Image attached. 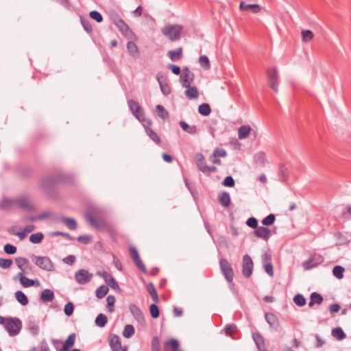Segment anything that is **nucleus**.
I'll return each mask as SVG.
<instances>
[{
	"label": "nucleus",
	"instance_id": "f257e3e1",
	"mask_svg": "<svg viewBox=\"0 0 351 351\" xmlns=\"http://www.w3.org/2000/svg\"><path fill=\"white\" fill-rule=\"evenodd\" d=\"M85 219L87 222L95 229L99 230H106L110 234L114 233V229L105 220L101 218H95L91 213L85 214Z\"/></svg>",
	"mask_w": 351,
	"mask_h": 351
},
{
	"label": "nucleus",
	"instance_id": "f03ea898",
	"mask_svg": "<svg viewBox=\"0 0 351 351\" xmlns=\"http://www.w3.org/2000/svg\"><path fill=\"white\" fill-rule=\"evenodd\" d=\"M183 27L180 25H168L162 28L161 32L171 41H176L180 38Z\"/></svg>",
	"mask_w": 351,
	"mask_h": 351
},
{
	"label": "nucleus",
	"instance_id": "7ed1b4c3",
	"mask_svg": "<svg viewBox=\"0 0 351 351\" xmlns=\"http://www.w3.org/2000/svg\"><path fill=\"white\" fill-rule=\"evenodd\" d=\"M5 328L9 335L14 337L20 332L22 328V322L17 317H8L6 319Z\"/></svg>",
	"mask_w": 351,
	"mask_h": 351
},
{
	"label": "nucleus",
	"instance_id": "20e7f679",
	"mask_svg": "<svg viewBox=\"0 0 351 351\" xmlns=\"http://www.w3.org/2000/svg\"><path fill=\"white\" fill-rule=\"evenodd\" d=\"M267 76L269 86L276 93L278 91V71L276 67H269L267 69Z\"/></svg>",
	"mask_w": 351,
	"mask_h": 351
},
{
	"label": "nucleus",
	"instance_id": "39448f33",
	"mask_svg": "<svg viewBox=\"0 0 351 351\" xmlns=\"http://www.w3.org/2000/svg\"><path fill=\"white\" fill-rule=\"evenodd\" d=\"M219 266L221 270L223 275L224 276L226 280L228 282H231L233 281L234 278V271L233 269L228 261V260L225 258H221L219 261Z\"/></svg>",
	"mask_w": 351,
	"mask_h": 351
},
{
	"label": "nucleus",
	"instance_id": "423d86ee",
	"mask_svg": "<svg viewBox=\"0 0 351 351\" xmlns=\"http://www.w3.org/2000/svg\"><path fill=\"white\" fill-rule=\"evenodd\" d=\"M254 263L252 258L248 254H245L243 257L242 264V274L243 275L248 278H250L253 272Z\"/></svg>",
	"mask_w": 351,
	"mask_h": 351
},
{
	"label": "nucleus",
	"instance_id": "0eeeda50",
	"mask_svg": "<svg viewBox=\"0 0 351 351\" xmlns=\"http://www.w3.org/2000/svg\"><path fill=\"white\" fill-rule=\"evenodd\" d=\"M36 265L46 271H53V264L49 258L47 256H36L34 260Z\"/></svg>",
	"mask_w": 351,
	"mask_h": 351
},
{
	"label": "nucleus",
	"instance_id": "6e6552de",
	"mask_svg": "<svg viewBox=\"0 0 351 351\" xmlns=\"http://www.w3.org/2000/svg\"><path fill=\"white\" fill-rule=\"evenodd\" d=\"M93 276V274L89 273L84 269H79L75 274V280L80 285H84L90 282Z\"/></svg>",
	"mask_w": 351,
	"mask_h": 351
},
{
	"label": "nucleus",
	"instance_id": "1a4fd4ad",
	"mask_svg": "<svg viewBox=\"0 0 351 351\" xmlns=\"http://www.w3.org/2000/svg\"><path fill=\"white\" fill-rule=\"evenodd\" d=\"M129 310L130 313L134 316V319L141 324V326L145 325V319L142 311L133 303H130L128 306Z\"/></svg>",
	"mask_w": 351,
	"mask_h": 351
},
{
	"label": "nucleus",
	"instance_id": "9d476101",
	"mask_svg": "<svg viewBox=\"0 0 351 351\" xmlns=\"http://www.w3.org/2000/svg\"><path fill=\"white\" fill-rule=\"evenodd\" d=\"M194 73L187 66L182 69V73L180 75L182 86H189L194 80Z\"/></svg>",
	"mask_w": 351,
	"mask_h": 351
},
{
	"label": "nucleus",
	"instance_id": "9b49d317",
	"mask_svg": "<svg viewBox=\"0 0 351 351\" xmlns=\"http://www.w3.org/2000/svg\"><path fill=\"white\" fill-rule=\"evenodd\" d=\"M114 25L127 38L132 39L135 36L134 32L131 30L128 24L123 19H121L120 21H118V23L114 24Z\"/></svg>",
	"mask_w": 351,
	"mask_h": 351
},
{
	"label": "nucleus",
	"instance_id": "f8f14e48",
	"mask_svg": "<svg viewBox=\"0 0 351 351\" xmlns=\"http://www.w3.org/2000/svg\"><path fill=\"white\" fill-rule=\"evenodd\" d=\"M130 254L136 266L144 274H147V269L139 257L138 252L134 247L130 248Z\"/></svg>",
	"mask_w": 351,
	"mask_h": 351
},
{
	"label": "nucleus",
	"instance_id": "ddd939ff",
	"mask_svg": "<svg viewBox=\"0 0 351 351\" xmlns=\"http://www.w3.org/2000/svg\"><path fill=\"white\" fill-rule=\"evenodd\" d=\"M323 262V258L319 255H313L302 263L305 269H311Z\"/></svg>",
	"mask_w": 351,
	"mask_h": 351
},
{
	"label": "nucleus",
	"instance_id": "4468645a",
	"mask_svg": "<svg viewBox=\"0 0 351 351\" xmlns=\"http://www.w3.org/2000/svg\"><path fill=\"white\" fill-rule=\"evenodd\" d=\"M97 275L103 278L107 285L110 287L112 289L117 290L119 288L117 282L108 271H99L97 272Z\"/></svg>",
	"mask_w": 351,
	"mask_h": 351
},
{
	"label": "nucleus",
	"instance_id": "2eb2a0df",
	"mask_svg": "<svg viewBox=\"0 0 351 351\" xmlns=\"http://www.w3.org/2000/svg\"><path fill=\"white\" fill-rule=\"evenodd\" d=\"M59 181H60L59 177H56V178L47 177V178H43L41 180V182L40 183V186L41 189H43L44 190H47V189L53 188L55 186L56 183H57Z\"/></svg>",
	"mask_w": 351,
	"mask_h": 351
},
{
	"label": "nucleus",
	"instance_id": "dca6fc26",
	"mask_svg": "<svg viewBox=\"0 0 351 351\" xmlns=\"http://www.w3.org/2000/svg\"><path fill=\"white\" fill-rule=\"evenodd\" d=\"M109 345L112 351H120L121 349V341L117 335L111 334L109 335Z\"/></svg>",
	"mask_w": 351,
	"mask_h": 351
},
{
	"label": "nucleus",
	"instance_id": "f3484780",
	"mask_svg": "<svg viewBox=\"0 0 351 351\" xmlns=\"http://www.w3.org/2000/svg\"><path fill=\"white\" fill-rule=\"evenodd\" d=\"M25 273H23V272H19L17 274V275L14 276L13 280L16 281L19 279L21 284L24 287H30L34 286L35 285L34 280L26 278L25 276Z\"/></svg>",
	"mask_w": 351,
	"mask_h": 351
},
{
	"label": "nucleus",
	"instance_id": "a211bd4d",
	"mask_svg": "<svg viewBox=\"0 0 351 351\" xmlns=\"http://www.w3.org/2000/svg\"><path fill=\"white\" fill-rule=\"evenodd\" d=\"M265 317L266 322L272 328L277 329L280 325L278 317L273 313H265Z\"/></svg>",
	"mask_w": 351,
	"mask_h": 351
},
{
	"label": "nucleus",
	"instance_id": "6ab92c4d",
	"mask_svg": "<svg viewBox=\"0 0 351 351\" xmlns=\"http://www.w3.org/2000/svg\"><path fill=\"white\" fill-rule=\"evenodd\" d=\"M254 233L257 237L261 238L265 241H267L271 234V231L268 228L258 226Z\"/></svg>",
	"mask_w": 351,
	"mask_h": 351
},
{
	"label": "nucleus",
	"instance_id": "aec40b11",
	"mask_svg": "<svg viewBox=\"0 0 351 351\" xmlns=\"http://www.w3.org/2000/svg\"><path fill=\"white\" fill-rule=\"evenodd\" d=\"M15 263L17 267L21 269L20 272L27 273V269H31V267L29 265V261L26 258H16Z\"/></svg>",
	"mask_w": 351,
	"mask_h": 351
},
{
	"label": "nucleus",
	"instance_id": "412c9836",
	"mask_svg": "<svg viewBox=\"0 0 351 351\" xmlns=\"http://www.w3.org/2000/svg\"><path fill=\"white\" fill-rule=\"evenodd\" d=\"M239 8L241 10L250 11L253 13H258L261 10L258 4H246L243 1L240 3Z\"/></svg>",
	"mask_w": 351,
	"mask_h": 351
},
{
	"label": "nucleus",
	"instance_id": "4be33fe9",
	"mask_svg": "<svg viewBox=\"0 0 351 351\" xmlns=\"http://www.w3.org/2000/svg\"><path fill=\"white\" fill-rule=\"evenodd\" d=\"M182 47H178L174 50H170L168 51V56L171 61L176 62L182 58L183 57Z\"/></svg>",
	"mask_w": 351,
	"mask_h": 351
},
{
	"label": "nucleus",
	"instance_id": "5701e85b",
	"mask_svg": "<svg viewBox=\"0 0 351 351\" xmlns=\"http://www.w3.org/2000/svg\"><path fill=\"white\" fill-rule=\"evenodd\" d=\"M18 206L25 210L32 211L34 209V206L30 204L29 201L26 197H21L16 200Z\"/></svg>",
	"mask_w": 351,
	"mask_h": 351
},
{
	"label": "nucleus",
	"instance_id": "b1692460",
	"mask_svg": "<svg viewBox=\"0 0 351 351\" xmlns=\"http://www.w3.org/2000/svg\"><path fill=\"white\" fill-rule=\"evenodd\" d=\"M127 50L130 55L132 56L134 58H138L140 56L139 49L136 45V43L133 41H129L127 43Z\"/></svg>",
	"mask_w": 351,
	"mask_h": 351
},
{
	"label": "nucleus",
	"instance_id": "393cba45",
	"mask_svg": "<svg viewBox=\"0 0 351 351\" xmlns=\"http://www.w3.org/2000/svg\"><path fill=\"white\" fill-rule=\"evenodd\" d=\"M195 162L199 170L204 173H206V170L208 166L206 165L204 157L202 154L196 156Z\"/></svg>",
	"mask_w": 351,
	"mask_h": 351
},
{
	"label": "nucleus",
	"instance_id": "a878e982",
	"mask_svg": "<svg viewBox=\"0 0 351 351\" xmlns=\"http://www.w3.org/2000/svg\"><path fill=\"white\" fill-rule=\"evenodd\" d=\"M75 341V334L72 333L71 334L66 341H64V344L61 347L62 351H69L71 348L73 346Z\"/></svg>",
	"mask_w": 351,
	"mask_h": 351
},
{
	"label": "nucleus",
	"instance_id": "bb28decb",
	"mask_svg": "<svg viewBox=\"0 0 351 351\" xmlns=\"http://www.w3.org/2000/svg\"><path fill=\"white\" fill-rule=\"evenodd\" d=\"M40 298L43 302H49L53 300L55 295L52 290L46 289L42 291Z\"/></svg>",
	"mask_w": 351,
	"mask_h": 351
},
{
	"label": "nucleus",
	"instance_id": "cd10ccee",
	"mask_svg": "<svg viewBox=\"0 0 351 351\" xmlns=\"http://www.w3.org/2000/svg\"><path fill=\"white\" fill-rule=\"evenodd\" d=\"M218 199L220 204L223 207L229 206L231 202L230 196L228 192L221 193L218 196Z\"/></svg>",
	"mask_w": 351,
	"mask_h": 351
},
{
	"label": "nucleus",
	"instance_id": "c85d7f7f",
	"mask_svg": "<svg viewBox=\"0 0 351 351\" xmlns=\"http://www.w3.org/2000/svg\"><path fill=\"white\" fill-rule=\"evenodd\" d=\"M324 299L322 295L317 292H313L310 296V302H308V306L312 307L315 304H321Z\"/></svg>",
	"mask_w": 351,
	"mask_h": 351
},
{
	"label": "nucleus",
	"instance_id": "c756f323",
	"mask_svg": "<svg viewBox=\"0 0 351 351\" xmlns=\"http://www.w3.org/2000/svg\"><path fill=\"white\" fill-rule=\"evenodd\" d=\"M187 89L185 90V95L189 99H196L199 96V93L197 88L195 86H185Z\"/></svg>",
	"mask_w": 351,
	"mask_h": 351
},
{
	"label": "nucleus",
	"instance_id": "7c9ffc66",
	"mask_svg": "<svg viewBox=\"0 0 351 351\" xmlns=\"http://www.w3.org/2000/svg\"><path fill=\"white\" fill-rule=\"evenodd\" d=\"M161 77L159 75L156 76L162 93L167 96L171 93V88L167 83L162 81Z\"/></svg>",
	"mask_w": 351,
	"mask_h": 351
},
{
	"label": "nucleus",
	"instance_id": "2f4dec72",
	"mask_svg": "<svg viewBox=\"0 0 351 351\" xmlns=\"http://www.w3.org/2000/svg\"><path fill=\"white\" fill-rule=\"evenodd\" d=\"M251 127L250 125H241L238 130V136L239 139H244L248 137L251 131Z\"/></svg>",
	"mask_w": 351,
	"mask_h": 351
},
{
	"label": "nucleus",
	"instance_id": "473e14b6",
	"mask_svg": "<svg viewBox=\"0 0 351 351\" xmlns=\"http://www.w3.org/2000/svg\"><path fill=\"white\" fill-rule=\"evenodd\" d=\"M179 125L184 131L188 132L190 134H195L197 131L196 125H189L185 121H180Z\"/></svg>",
	"mask_w": 351,
	"mask_h": 351
},
{
	"label": "nucleus",
	"instance_id": "72a5a7b5",
	"mask_svg": "<svg viewBox=\"0 0 351 351\" xmlns=\"http://www.w3.org/2000/svg\"><path fill=\"white\" fill-rule=\"evenodd\" d=\"M146 288L153 301L155 303H158L159 302V299L154 284L152 282H149Z\"/></svg>",
	"mask_w": 351,
	"mask_h": 351
},
{
	"label": "nucleus",
	"instance_id": "f704fd0d",
	"mask_svg": "<svg viewBox=\"0 0 351 351\" xmlns=\"http://www.w3.org/2000/svg\"><path fill=\"white\" fill-rule=\"evenodd\" d=\"M226 336L233 337V335L237 332V326L235 324H227L223 328Z\"/></svg>",
	"mask_w": 351,
	"mask_h": 351
},
{
	"label": "nucleus",
	"instance_id": "c9c22d12",
	"mask_svg": "<svg viewBox=\"0 0 351 351\" xmlns=\"http://www.w3.org/2000/svg\"><path fill=\"white\" fill-rule=\"evenodd\" d=\"M15 298L16 300L23 306L27 305L29 302L27 295L21 291H16Z\"/></svg>",
	"mask_w": 351,
	"mask_h": 351
},
{
	"label": "nucleus",
	"instance_id": "e433bc0d",
	"mask_svg": "<svg viewBox=\"0 0 351 351\" xmlns=\"http://www.w3.org/2000/svg\"><path fill=\"white\" fill-rule=\"evenodd\" d=\"M252 337L256 343L257 347L260 349L265 346V340L263 337L260 332H254L252 334Z\"/></svg>",
	"mask_w": 351,
	"mask_h": 351
},
{
	"label": "nucleus",
	"instance_id": "4c0bfd02",
	"mask_svg": "<svg viewBox=\"0 0 351 351\" xmlns=\"http://www.w3.org/2000/svg\"><path fill=\"white\" fill-rule=\"evenodd\" d=\"M198 112L202 116H208L211 112V109L208 104L204 103L199 106Z\"/></svg>",
	"mask_w": 351,
	"mask_h": 351
},
{
	"label": "nucleus",
	"instance_id": "58836bf2",
	"mask_svg": "<svg viewBox=\"0 0 351 351\" xmlns=\"http://www.w3.org/2000/svg\"><path fill=\"white\" fill-rule=\"evenodd\" d=\"M62 221L66 225V226L71 230H75L77 228V222L74 219L62 217Z\"/></svg>",
	"mask_w": 351,
	"mask_h": 351
},
{
	"label": "nucleus",
	"instance_id": "ea45409f",
	"mask_svg": "<svg viewBox=\"0 0 351 351\" xmlns=\"http://www.w3.org/2000/svg\"><path fill=\"white\" fill-rule=\"evenodd\" d=\"M95 324L99 327H104L108 322L107 316L103 313H99L95 319Z\"/></svg>",
	"mask_w": 351,
	"mask_h": 351
},
{
	"label": "nucleus",
	"instance_id": "a19ab883",
	"mask_svg": "<svg viewBox=\"0 0 351 351\" xmlns=\"http://www.w3.org/2000/svg\"><path fill=\"white\" fill-rule=\"evenodd\" d=\"M146 134L157 145H160L161 143L160 138L158 135L151 128H147Z\"/></svg>",
	"mask_w": 351,
	"mask_h": 351
},
{
	"label": "nucleus",
	"instance_id": "79ce46f5",
	"mask_svg": "<svg viewBox=\"0 0 351 351\" xmlns=\"http://www.w3.org/2000/svg\"><path fill=\"white\" fill-rule=\"evenodd\" d=\"M332 335L338 340H343L346 338V334L341 327H336L332 330Z\"/></svg>",
	"mask_w": 351,
	"mask_h": 351
},
{
	"label": "nucleus",
	"instance_id": "37998d69",
	"mask_svg": "<svg viewBox=\"0 0 351 351\" xmlns=\"http://www.w3.org/2000/svg\"><path fill=\"white\" fill-rule=\"evenodd\" d=\"M164 347L167 349L171 348L172 351H176L179 349V342L176 339H171L169 341L165 342Z\"/></svg>",
	"mask_w": 351,
	"mask_h": 351
},
{
	"label": "nucleus",
	"instance_id": "c03bdc74",
	"mask_svg": "<svg viewBox=\"0 0 351 351\" xmlns=\"http://www.w3.org/2000/svg\"><path fill=\"white\" fill-rule=\"evenodd\" d=\"M135 332V329L134 326L131 324H127L125 326L123 331V336L125 338H130L132 336L134 335Z\"/></svg>",
	"mask_w": 351,
	"mask_h": 351
},
{
	"label": "nucleus",
	"instance_id": "a18cd8bd",
	"mask_svg": "<svg viewBox=\"0 0 351 351\" xmlns=\"http://www.w3.org/2000/svg\"><path fill=\"white\" fill-rule=\"evenodd\" d=\"M43 237L44 236L42 232H36L30 235L29 241L32 243L38 244L42 242Z\"/></svg>",
	"mask_w": 351,
	"mask_h": 351
},
{
	"label": "nucleus",
	"instance_id": "49530a36",
	"mask_svg": "<svg viewBox=\"0 0 351 351\" xmlns=\"http://www.w3.org/2000/svg\"><path fill=\"white\" fill-rule=\"evenodd\" d=\"M344 268L340 265H336L333 267L332 274L337 279L343 278Z\"/></svg>",
	"mask_w": 351,
	"mask_h": 351
},
{
	"label": "nucleus",
	"instance_id": "de8ad7c7",
	"mask_svg": "<svg viewBox=\"0 0 351 351\" xmlns=\"http://www.w3.org/2000/svg\"><path fill=\"white\" fill-rule=\"evenodd\" d=\"M108 287L106 285L99 287L95 291L96 296L101 299L103 298L108 292Z\"/></svg>",
	"mask_w": 351,
	"mask_h": 351
},
{
	"label": "nucleus",
	"instance_id": "09e8293b",
	"mask_svg": "<svg viewBox=\"0 0 351 351\" xmlns=\"http://www.w3.org/2000/svg\"><path fill=\"white\" fill-rule=\"evenodd\" d=\"M80 21L84 30L88 33H91L93 31V27L90 21L88 19L83 17L80 18Z\"/></svg>",
	"mask_w": 351,
	"mask_h": 351
},
{
	"label": "nucleus",
	"instance_id": "8fccbe9b",
	"mask_svg": "<svg viewBox=\"0 0 351 351\" xmlns=\"http://www.w3.org/2000/svg\"><path fill=\"white\" fill-rule=\"evenodd\" d=\"M156 111L158 115L162 119H166L169 117L168 112L165 110V108L162 105L156 106Z\"/></svg>",
	"mask_w": 351,
	"mask_h": 351
},
{
	"label": "nucleus",
	"instance_id": "3c124183",
	"mask_svg": "<svg viewBox=\"0 0 351 351\" xmlns=\"http://www.w3.org/2000/svg\"><path fill=\"white\" fill-rule=\"evenodd\" d=\"M293 302L298 306H303L306 304V300L302 294H297L293 298Z\"/></svg>",
	"mask_w": 351,
	"mask_h": 351
},
{
	"label": "nucleus",
	"instance_id": "603ef678",
	"mask_svg": "<svg viewBox=\"0 0 351 351\" xmlns=\"http://www.w3.org/2000/svg\"><path fill=\"white\" fill-rule=\"evenodd\" d=\"M115 297L112 295H109L106 298L107 308L108 311L110 313L114 311V304L115 303Z\"/></svg>",
	"mask_w": 351,
	"mask_h": 351
},
{
	"label": "nucleus",
	"instance_id": "864d4df0",
	"mask_svg": "<svg viewBox=\"0 0 351 351\" xmlns=\"http://www.w3.org/2000/svg\"><path fill=\"white\" fill-rule=\"evenodd\" d=\"M151 351H160V340L156 336L152 339Z\"/></svg>",
	"mask_w": 351,
	"mask_h": 351
},
{
	"label": "nucleus",
	"instance_id": "5fc2aeb1",
	"mask_svg": "<svg viewBox=\"0 0 351 351\" xmlns=\"http://www.w3.org/2000/svg\"><path fill=\"white\" fill-rule=\"evenodd\" d=\"M149 312L152 317L154 319L158 318L160 315L159 308L156 304H152L149 306Z\"/></svg>",
	"mask_w": 351,
	"mask_h": 351
},
{
	"label": "nucleus",
	"instance_id": "6e6d98bb",
	"mask_svg": "<svg viewBox=\"0 0 351 351\" xmlns=\"http://www.w3.org/2000/svg\"><path fill=\"white\" fill-rule=\"evenodd\" d=\"M199 63L205 69H208L210 67L208 58L206 56H201L199 58Z\"/></svg>",
	"mask_w": 351,
	"mask_h": 351
},
{
	"label": "nucleus",
	"instance_id": "4d7b16f0",
	"mask_svg": "<svg viewBox=\"0 0 351 351\" xmlns=\"http://www.w3.org/2000/svg\"><path fill=\"white\" fill-rule=\"evenodd\" d=\"M276 220V217L274 214H269L262 220V223L264 226H271Z\"/></svg>",
	"mask_w": 351,
	"mask_h": 351
},
{
	"label": "nucleus",
	"instance_id": "13d9d810",
	"mask_svg": "<svg viewBox=\"0 0 351 351\" xmlns=\"http://www.w3.org/2000/svg\"><path fill=\"white\" fill-rule=\"evenodd\" d=\"M132 114L141 122L144 121L145 119L143 110L141 106L138 108V110H136Z\"/></svg>",
	"mask_w": 351,
	"mask_h": 351
},
{
	"label": "nucleus",
	"instance_id": "bf43d9fd",
	"mask_svg": "<svg viewBox=\"0 0 351 351\" xmlns=\"http://www.w3.org/2000/svg\"><path fill=\"white\" fill-rule=\"evenodd\" d=\"M4 252L7 254H14L16 252V247L12 245V244H10V243H7L4 245Z\"/></svg>",
	"mask_w": 351,
	"mask_h": 351
},
{
	"label": "nucleus",
	"instance_id": "052dcab7",
	"mask_svg": "<svg viewBox=\"0 0 351 351\" xmlns=\"http://www.w3.org/2000/svg\"><path fill=\"white\" fill-rule=\"evenodd\" d=\"M89 15L91 19L96 21L97 23H101L103 21L102 15L96 10L91 11Z\"/></svg>",
	"mask_w": 351,
	"mask_h": 351
},
{
	"label": "nucleus",
	"instance_id": "680f3d73",
	"mask_svg": "<svg viewBox=\"0 0 351 351\" xmlns=\"http://www.w3.org/2000/svg\"><path fill=\"white\" fill-rule=\"evenodd\" d=\"M302 39L304 42L310 41L313 37V33L312 31L307 29L302 32Z\"/></svg>",
	"mask_w": 351,
	"mask_h": 351
},
{
	"label": "nucleus",
	"instance_id": "e2e57ef3",
	"mask_svg": "<svg viewBox=\"0 0 351 351\" xmlns=\"http://www.w3.org/2000/svg\"><path fill=\"white\" fill-rule=\"evenodd\" d=\"M74 306L72 302H69L66 303L64 308V311L66 315L71 316L73 313Z\"/></svg>",
	"mask_w": 351,
	"mask_h": 351
},
{
	"label": "nucleus",
	"instance_id": "0e129e2a",
	"mask_svg": "<svg viewBox=\"0 0 351 351\" xmlns=\"http://www.w3.org/2000/svg\"><path fill=\"white\" fill-rule=\"evenodd\" d=\"M12 260L8 258L5 259L0 258V267L3 269H8L12 265Z\"/></svg>",
	"mask_w": 351,
	"mask_h": 351
},
{
	"label": "nucleus",
	"instance_id": "69168bd1",
	"mask_svg": "<svg viewBox=\"0 0 351 351\" xmlns=\"http://www.w3.org/2000/svg\"><path fill=\"white\" fill-rule=\"evenodd\" d=\"M223 184L225 186L228 187H233L235 185V182L234 178L231 176H228L225 178L223 181Z\"/></svg>",
	"mask_w": 351,
	"mask_h": 351
},
{
	"label": "nucleus",
	"instance_id": "338daca9",
	"mask_svg": "<svg viewBox=\"0 0 351 351\" xmlns=\"http://www.w3.org/2000/svg\"><path fill=\"white\" fill-rule=\"evenodd\" d=\"M92 239V237L90 236V235H86V234H84V235H80L77 237V241L81 243H83L84 245H87L90 243V240Z\"/></svg>",
	"mask_w": 351,
	"mask_h": 351
},
{
	"label": "nucleus",
	"instance_id": "774afa93",
	"mask_svg": "<svg viewBox=\"0 0 351 351\" xmlns=\"http://www.w3.org/2000/svg\"><path fill=\"white\" fill-rule=\"evenodd\" d=\"M246 224L249 227L256 229L258 227V220L255 217H251L247 219Z\"/></svg>",
	"mask_w": 351,
	"mask_h": 351
}]
</instances>
